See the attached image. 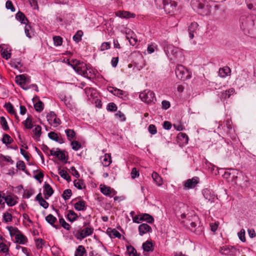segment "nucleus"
<instances>
[{"label":"nucleus","mask_w":256,"mask_h":256,"mask_svg":"<svg viewBox=\"0 0 256 256\" xmlns=\"http://www.w3.org/2000/svg\"><path fill=\"white\" fill-rule=\"evenodd\" d=\"M107 232L110 234H112L114 238H117L120 239L122 237L121 234L115 228H108L107 229Z\"/></svg>","instance_id":"79ce46f5"},{"label":"nucleus","mask_w":256,"mask_h":256,"mask_svg":"<svg viewBox=\"0 0 256 256\" xmlns=\"http://www.w3.org/2000/svg\"><path fill=\"white\" fill-rule=\"evenodd\" d=\"M97 72L90 68V66H88V68L87 71V76H84V77L88 79L91 80L94 78L96 77Z\"/></svg>","instance_id":"c9c22d12"},{"label":"nucleus","mask_w":256,"mask_h":256,"mask_svg":"<svg viewBox=\"0 0 256 256\" xmlns=\"http://www.w3.org/2000/svg\"><path fill=\"white\" fill-rule=\"evenodd\" d=\"M126 250L129 254V256H136L137 254L136 250L131 245L126 246Z\"/></svg>","instance_id":"6e6d98bb"},{"label":"nucleus","mask_w":256,"mask_h":256,"mask_svg":"<svg viewBox=\"0 0 256 256\" xmlns=\"http://www.w3.org/2000/svg\"><path fill=\"white\" fill-rule=\"evenodd\" d=\"M117 109L118 107L116 104L113 102L108 103L106 106V110L109 112H116Z\"/></svg>","instance_id":"603ef678"},{"label":"nucleus","mask_w":256,"mask_h":256,"mask_svg":"<svg viewBox=\"0 0 256 256\" xmlns=\"http://www.w3.org/2000/svg\"><path fill=\"white\" fill-rule=\"evenodd\" d=\"M84 92L87 96L90 98L97 97V91L93 88L87 87L84 89Z\"/></svg>","instance_id":"b1692460"},{"label":"nucleus","mask_w":256,"mask_h":256,"mask_svg":"<svg viewBox=\"0 0 256 256\" xmlns=\"http://www.w3.org/2000/svg\"><path fill=\"white\" fill-rule=\"evenodd\" d=\"M4 106L8 113L12 114H14L15 118L16 119H18V117L14 110V106L10 102L6 103Z\"/></svg>","instance_id":"cd10ccee"},{"label":"nucleus","mask_w":256,"mask_h":256,"mask_svg":"<svg viewBox=\"0 0 256 256\" xmlns=\"http://www.w3.org/2000/svg\"><path fill=\"white\" fill-rule=\"evenodd\" d=\"M16 167L24 172L27 175H30V172L26 170V166L25 163L22 160H18L16 164Z\"/></svg>","instance_id":"72a5a7b5"},{"label":"nucleus","mask_w":256,"mask_h":256,"mask_svg":"<svg viewBox=\"0 0 256 256\" xmlns=\"http://www.w3.org/2000/svg\"><path fill=\"white\" fill-rule=\"evenodd\" d=\"M148 132L152 135L156 134L157 132V129L156 126H155V125L152 124H150V125H149V126H148Z\"/></svg>","instance_id":"774afa93"},{"label":"nucleus","mask_w":256,"mask_h":256,"mask_svg":"<svg viewBox=\"0 0 256 256\" xmlns=\"http://www.w3.org/2000/svg\"><path fill=\"white\" fill-rule=\"evenodd\" d=\"M86 254V250L84 247L82 245H80L76 249L74 256H84V255Z\"/></svg>","instance_id":"e433bc0d"},{"label":"nucleus","mask_w":256,"mask_h":256,"mask_svg":"<svg viewBox=\"0 0 256 256\" xmlns=\"http://www.w3.org/2000/svg\"><path fill=\"white\" fill-rule=\"evenodd\" d=\"M175 73L178 79L184 81L190 79L192 77V72L181 64H178L176 66Z\"/></svg>","instance_id":"7ed1b4c3"},{"label":"nucleus","mask_w":256,"mask_h":256,"mask_svg":"<svg viewBox=\"0 0 256 256\" xmlns=\"http://www.w3.org/2000/svg\"><path fill=\"white\" fill-rule=\"evenodd\" d=\"M10 64L12 67L18 70L19 71H20V72H22L20 68L23 66V65L21 63V62L20 60H12L10 62Z\"/></svg>","instance_id":"473e14b6"},{"label":"nucleus","mask_w":256,"mask_h":256,"mask_svg":"<svg viewBox=\"0 0 256 256\" xmlns=\"http://www.w3.org/2000/svg\"><path fill=\"white\" fill-rule=\"evenodd\" d=\"M34 194V190L32 189L24 190V194L23 195V198H29Z\"/></svg>","instance_id":"338daca9"},{"label":"nucleus","mask_w":256,"mask_h":256,"mask_svg":"<svg viewBox=\"0 0 256 256\" xmlns=\"http://www.w3.org/2000/svg\"><path fill=\"white\" fill-rule=\"evenodd\" d=\"M74 208L77 211H84L86 209V202L84 200H80L74 204Z\"/></svg>","instance_id":"5701e85b"},{"label":"nucleus","mask_w":256,"mask_h":256,"mask_svg":"<svg viewBox=\"0 0 256 256\" xmlns=\"http://www.w3.org/2000/svg\"><path fill=\"white\" fill-rule=\"evenodd\" d=\"M234 92L235 90L234 88H229L222 92L221 98L224 99L229 98L231 95L234 94Z\"/></svg>","instance_id":"4c0bfd02"},{"label":"nucleus","mask_w":256,"mask_h":256,"mask_svg":"<svg viewBox=\"0 0 256 256\" xmlns=\"http://www.w3.org/2000/svg\"><path fill=\"white\" fill-rule=\"evenodd\" d=\"M54 210L56 212L58 216L59 217V222L62 226L66 230H70L71 228L70 226L65 221L62 216L60 215V214H59L58 210L54 208Z\"/></svg>","instance_id":"aec40b11"},{"label":"nucleus","mask_w":256,"mask_h":256,"mask_svg":"<svg viewBox=\"0 0 256 256\" xmlns=\"http://www.w3.org/2000/svg\"><path fill=\"white\" fill-rule=\"evenodd\" d=\"M16 18L22 24H26V22L27 23H30L25 14L20 11H18L16 14Z\"/></svg>","instance_id":"a878e982"},{"label":"nucleus","mask_w":256,"mask_h":256,"mask_svg":"<svg viewBox=\"0 0 256 256\" xmlns=\"http://www.w3.org/2000/svg\"><path fill=\"white\" fill-rule=\"evenodd\" d=\"M46 220L50 224L54 225L56 220V218L52 214H49L46 217Z\"/></svg>","instance_id":"8fccbe9b"},{"label":"nucleus","mask_w":256,"mask_h":256,"mask_svg":"<svg viewBox=\"0 0 256 256\" xmlns=\"http://www.w3.org/2000/svg\"><path fill=\"white\" fill-rule=\"evenodd\" d=\"M94 232V228L90 226L86 227L83 230H74L73 234L78 240H82L90 236Z\"/></svg>","instance_id":"39448f33"},{"label":"nucleus","mask_w":256,"mask_h":256,"mask_svg":"<svg viewBox=\"0 0 256 256\" xmlns=\"http://www.w3.org/2000/svg\"><path fill=\"white\" fill-rule=\"evenodd\" d=\"M82 31L79 30L77 31L75 34L73 36L72 39L76 43H78L82 40Z\"/></svg>","instance_id":"37998d69"},{"label":"nucleus","mask_w":256,"mask_h":256,"mask_svg":"<svg viewBox=\"0 0 256 256\" xmlns=\"http://www.w3.org/2000/svg\"><path fill=\"white\" fill-rule=\"evenodd\" d=\"M48 137L50 140L55 141L60 144H62L64 142V139L62 138H60L58 136V134L54 132H50L48 134Z\"/></svg>","instance_id":"412c9836"},{"label":"nucleus","mask_w":256,"mask_h":256,"mask_svg":"<svg viewBox=\"0 0 256 256\" xmlns=\"http://www.w3.org/2000/svg\"><path fill=\"white\" fill-rule=\"evenodd\" d=\"M139 97L143 102L147 104L154 102V100H156L154 93L149 90H146L140 93Z\"/></svg>","instance_id":"423d86ee"},{"label":"nucleus","mask_w":256,"mask_h":256,"mask_svg":"<svg viewBox=\"0 0 256 256\" xmlns=\"http://www.w3.org/2000/svg\"><path fill=\"white\" fill-rule=\"evenodd\" d=\"M72 195V190L70 189H66L63 192L62 197L64 200H66L70 198Z\"/></svg>","instance_id":"3c124183"},{"label":"nucleus","mask_w":256,"mask_h":256,"mask_svg":"<svg viewBox=\"0 0 256 256\" xmlns=\"http://www.w3.org/2000/svg\"><path fill=\"white\" fill-rule=\"evenodd\" d=\"M78 218V216L77 214H76L72 210H69L68 211V214L66 216V219L70 222H74V221L77 220Z\"/></svg>","instance_id":"c85d7f7f"},{"label":"nucleus","mask_w":256,"mask_h":256,"mask_svg":"<svg viewBox=\"0 0 256 256\" xmlns=\"http://www.w3.org/2000/svg\"><path fill=\"white\" fill-rule=\"evenodd\" d=\"M4 201L9 206H13L17 204V202L10 195L5 196Z\"/></svg>","instance_id":"2f4dec72"},{"label":"nucleus","mask_w":256,"mask_h":256,"mask_svg":"<svg viewBox=\"0 0 256 256\" xmlns=\"http://www.w3.org/2000/svg\"><path fill=\"white\" fill-rule=\"evenodd\" d=\"M178 140L182 144H186L188 142V137L186 133L180 132L177 136Z\"/></svg>","instance_id":"bb28decb"},{"label":"nucleus","mask_w":256,"mask_h":256,"mask_svg":"<svg viewBox=\"0 0 256 256\" xmlns=\"http://www.w3.org/2000/svg\"><path fill=\"white\" fill-rule=\"evenodd\" d=\"M110 88L113 89L112 94L118 97H122L125 94V92L116 88L110 87Z\"/></svg>","instance_id":"a18cd8bd"},{"label":"nucleus","mask_w":256,"mask_h":256,"mask_svg":"<svg viewBox=\"0 0 256 256\" xmlns=\"http://www.w3.org/2000/svg\"><path fill=\"white\" fill-rule=\"evenodd\" d=\"M12 220V216L11 214L6 212L3 214V220L6 223L10 222Z\"/></svg>","instance_id":"864d4df0"},{"label":"nucleus","mask_w":256,"mask_h":256,"mask_svg":"<svg viewBox=\"0 0 256 256\" xmlns=\"http://www.w3.org/2000/svg\"><path fill=\"white\" fill-rule=\"evenodd\" d=\"M164 51L168 57L171 55L176 56L178 52V48L171 44L167 45L164 48Z\"/></svg>","instance_id":"dca6fc26"},{"label":"nucleus","mask_w":256,"mask_h":256,"mask_svg":"<svg viewBox=\"0 0 256 256\" xmlns=\"http://www.w3.org/2000/svg\"><path fill=\"white\" fill-rule=\"evenodd\" d=\"M41 130V126L38 125L36 126L35 128L33 130V132H34L35 136L38 138L37 140H40V138L42 134Z\"/></svg>","instance_id":"13d9d810"},{"label":"nucleus","mask_w":256,"mask_h":256,"mask_svg":"<svg viewBox=\"0 0 256 256\" xmlns=\"http://www.w3.org/2000/svg\"><path fill=\"white\" fill-rule=\"evenodd\" d=\"M152 228L147 224L143 223L138 226L139 234L141 236L148 232H152Z\"/></svg>","instance_id":"a211bd4d"},{"label":"nucleus","mask_w":256,"mask_h":256,"mask_svg":"<svg viewBox=\"0 0 256 256\" xmlns=\"http://www.w3.org/2000/svg\"><path fill=\"white\" fill-rule=\"evenodd\" d=\"M73 62L76 63L75 64H74V71L78 74L83 76H87V71L89 65L76 59H74Z\"/></svg>","instance_id":"20e7f679"},{"label":"nucleus","mask_w":256,"mask_h":256,"mask_svg":"<svg viewBox=\"0 0 256 256\" xmlns=\"http://www.w3.org/2000/svg\"><path fill=\"white\" fill-rule=\"evenodd\" d=\"M22 124L24 126L25 128L27 129H31L32 127V118L29 116L22 122Z\"/></svg>","instance_id":"de8ad7c7"},{"label":"nucleus","mask_w":256,"mask_h":256,"mask_svg":"<svg viewBox=\"0 0 256 256\" xmlns=\"http://www.w3.org/2000/svg\"><path fill=\"white\" fill-rule=\"evenodd\" d=\"M249 9L256 8V0H246Z\"/></svg>","instance_id":"69168bd1"},{"label":"nucleus","mask_w":256,"mask_h":256,"mask_svg":"<svg viewBox=\"0 0 256 256\" xmlns=\"http://www.w3.org/2000/svg\"><path fill=\"white\" fill-rule=\"evenodd\" d=\"M100 160L103 166L105 167L109 166L112 162L110 154H106L101 157Z\"/></svg>","instance_id":"4be33fe9"},{"label":"nucleus","mask_w":256,"mask_h":256,"mask_svg":"<svg viewBox=\"0 0 256 256\" xmlns=\"http://www.w3.org/2000/svg\"><path fill=\"white\" fill-rule=\"evenodd\" d=\"M58 174L62 178L66 180L68 182L71 181V177L69 176L66 171L64 170H60V168H58Z\"/></svg>","instance_id":"ea45409f"},{"label":"nucleus","mask_w":256,"mask_h":256,"mask_svg":"<svg viewBox=\"0 0 256 256\" xmlns=\"http://www.w3.org/2000/svg\"><path fill=\"white\" fill-rule=\"evenodd\" d=\"M231 70L228 66H224V68H220L218 72L220 76L222 78H226L230 75Z\"/></svg>","instance_id":"c756f323"},{"label":"nucleus","mask_w":256,"mask_h":256,"mask_svg":"<svg viewBox=\"0 0 256 256\" xmlns=\"http://www.w3.org/2000/svg\"><path fill=\"white\" fill-rule=\"evenodd\" d=\"M56 150H58V156H56L60 160H65L68 159V156L66 157L64 152L61 150L59 148H56Z\"/></svg>","instance_id":"5fc2aeb1"},{"label":"nucleus","mask_w":256,"mask_h":256,"mask_svg":"<svg viewBox=\"0 0 256 256\" xmlns=\"http://www.w3.org/2000/svg\"><path fill=\"white\" fill-rule=\"evenodd\" d=\"M200 182V178L198 177L194 176L192 178L187 180L184 182V187L185 189H192L194 188L196 184Z\"/></svg>","instance_id":"9b49d317"},{"label":"nucleus","mask_w":256,"mask_h":256,"mask_svg":"<svg viewBox=\"0 0 256 256\" xmlns=\"http://www.w3.org/2000/svg\"><path fill=\"white\" fill-rule=\"evenodd\" d=\"M54 45L56 46H60L62 43V38L60 36H54L53 37Z\"/></svg>","instance_id":"bf43d9fd"},{"label":"nucleus","mask_w":256,"mask_h":256,"mask_svg":"<svg viewBox=\"0 0 256 256\" xmlns=\"http://www.w3.org/2000/svg\"><path fill=\"white\" fill-rule=\"evenodd\" d=\"M16 82L18 85H22V84H28L30 83V77L24 74H20L16 76Z\"/></svg>","instance_id":"2eb2a0df"},{"label":"nucleus","mask_w":256,"mask_h":256,"mask_svg":"<svg viewBox=\"0 0 256 256\" xmlns=\"http://www.w3.org/2000/svg\"><path fill=\"white\" fill-rule=\"evenodd\" d=\"M32 28L31 26L30 25V23L26 24L25 27H24V32L26 36L29 38H32V35L30 32V31L32 30Z\"/></svg>","instance_id":"e2e57ef3"},{"label":"nucleus","mask_w":256,"mask_h":256,"mask_svg":"<svg viewBox=\"0 0 256 256\" xmlns=\"http://www.w3.org/2000/svg\"><path fill=\"white\" fill-rule=\"evenodd\" d=\"M116 16L118 17L123 18H134L136 17V14L131 13L128 11L118 10L116 12Z\"/></svg>","instance_id":"6ab92c4d"},{"label":"nucleus","mask_w":256,"mask_h":256,"mask_svg":"<svg viewBox=\"0 0 256 256\" xmlns=\"http://www.w3.org/2000/svg\"><path fill=\"white\" fill-rule=\"evenodd\" d=\"M202 194L205 199L211 202H214L215 194L212 190L208 188L204 189L202 190Z\"/></svg>","instance_id":"ddd939ff"},{"label":"nucleus","mask_w":256,"mask_h":256,"mask_svg":"<svg viewBox=\"0 0 256 256\" xmlns=\"http://www.w3.org/2000/svg\"><path fill=\"white\" fill-rule=\"evenodd\" d=\"M198 26V25L196 22H192L190 26H188V32L189 38L190 39H192L194 36V34H196Z\"/></svg>","instance_id":"f3484780"},{"label":"nucleus","mask_w":256,"mask_h":256,"mask_svg":"<svg viewBox=\"0 0 256 256\" xmlns=\"http://www.w3.org/2000/svg\"><path fill=\"white\" fill-rule=\"evenodd\" d=\"M140 221H145L148 223L152 224L154 222V218L148 214L144 213L140 215Z\"/></svg>","instance_id":"393cba45"},{"label":"nucleus","mask_w":256,"mask_h":256,"mask_svg":"<svg viewBox=\"0 0 256 256\" xmlns=\"http://www.w3.org/2000/svg\"><path fill=\"white\" fill-rule=\"evenodd\" d=\"M54 190L48 182H45L44 185V194L45 199L48 200L54 194Z\"/></svg>","instance_id":"4468645a"},{"label":"nucleus","mask_w":256,"mask_h":256,"mask_svg":"<svg viewBox=\"0 0 256 256\" xmlns=\"http://www.w3.org/2000/svg\"><path fill=\"white\" fill-rule=\"evenodd\" d=\"M221 128L224 129L227 135L230 134L231 132L234 130L231 120H227L226 122V126H222V124H220V122L218 128L220 129Z\"/></svg>","instance_id":"f8f14e48"},{"label":"nucleus","mask_w":256,"mask_h":256,"mask_svg":"<svg viewBox=\"0 0 256 256\" xmlns=\"http://www.w3.org/2000/svg\"><path fill=\"white\" fill-rule=\"evenodd\" d=\"M46 118L49 124L54 127H56L61 123L59 118L56 117V115L54 112H50L46 115Z\"/></svg>","instance_id":"9d476101"},{"label":"nucleus","mask_w":256,"mask_h":256,"mask_svg":"<svg viewBox=\"0 0 256 256\" xmlns=\"http://www.w3.org/2000/svg\"><path fill=\"white\" fill-rule=\"evenodd\" d=\"M0 54L6 60L10 58L12 54L11 53L8 52L7 50L6 49H4L3 48L1 49Z\"/></svg>","instance_id":"4d7b16f0"},{"label":"nucleus","mask_w":256,"mask_h":256,"mask_svg":"<svg viewBox=\"0 0 256 256\" xmlns=\"http://www.w3.org/2000/svg\"><path fill=\"white\" fill-rule=\"evenodd\" d=\"M236 178L235 182L236 184L239 182L240 184L244 188H248L250 186V182L248 178L244 175L242 172H237Z\"/></svg>","instance_id":"6e6552de"},{"label":"nucleus","mask_w":256,"mask_h":256,"mask_svg":"<svg viewBox=\"0 0 256 256\" xmlns=\"http://www.w3.org/2000/svg\"><path fill=\"white\" fill-rule=\"evenodd\" d=\"M2 141L3 144H5L6 145H8L12 143L14 140L8 134H3Z\"/></svg>","instance_id":"a19ab883"},{"label":"nucleus","mask_w":256,"mask_h":256,"mask_svg":"<svg viewBox=\"0 0 256 256\" xmlns=\"http://www.w3.org/2000/svg\"><path fill=\"white\" fill-rule=\"evenodd\" d=\"M193 10L202 16H207L210 12V6L203 0H192Z\"/></svg>","instance_id":"f03ea898"},{"label":"nucleus","mask_w":256,"mask_h":256,"mask_svg":"<svg viewBox=\"0 0 256 256\" xmlns=\"http://www.w3.org/2000/svg\"><path fill=\"white\" fill-rule=\"evenodd\" d=\"M34 108L37 112H42L44 108L43 102L39 100L37 102L34 104Z\"/></svg>","instance_id":"49530a36"},{"label":"nucleus","mask_w":256,"mask_h":256,"mask_svg":"<svg viewBox=\"0 0 256 256\" xmlns=\"http://www.w3.org/2000/svg\"><path fill=\"white\" fill-rule=\"evenodd\" d=\"M65 133L68 137V139L71 141L72 138H73L76 136V132L74 130L66 129L65 130Z\"/></svg>","instance_id":"09e8293b"},{"label":"nucleus","mask_w":256,"mask_h":256,"mask_svg":"<svg viewBox=\"0 0 256 256\" xmlns=\"http://www.w3.org/2000/svg\"><path fill=\"white\" fill-rule=\"evenodd\" d=\"M70 144L71 146H72V150L76 151L82 148V144L78 141L74 140L71 142Z\"/></svg>","instance_id":"052dcab7"},{"label":"nucleus","mask_w":256,"mask_h":256,"mask_svg":"<svg viewBox=\"0 0 256 256\" xmlns=\"http://www.w3.org/2000/svg\"><path fill=\"white\" fill-rule=\"evenodd\" d=\"M64 104L66 108L70 110H72L74 108V105L72 100L68 98H64Z\"/></svg>","instance_id":"0e129e2a"},{"label":"nucleus","mask_w":256,"mask_h":256,"mask_svg":"<svg viewBox=\"0 0 256 256\" xmlns=\"http://www.w3.org/2000/svg\"><path fill=\"white\" fill-rule=\"evenodd\" d=\"M9 252L8 246L3 242H0V252H3L7 254Z\"/></svg>","instance_id":"680f3d73"},{"label":"nucleus","mask_w":256,"mask_h":256,"mask_svg":"<svg viewBox=\"0 0 256 256\" xmlns=\"http://www.w3.org/2000/svg\"><path fill=\"white\" fill-rule=\"evenodd\" d=\"M7 229L10 232V236L12 235L11 230H12L16 233H18L15 237L16 242L20 244H24L28 242L27 238L17 228H13L12 226H8Z\"/></svg>","instance_id":"0eeeda50"},{"label":"nucleus","mask_w":256,"mask_h":256,"mask_svg":"<svg viewBox=\"0 0 256 256\" xmlns=\"http://www.w3.org/2000/svg\"><path fill=\"white\" fill-rule=\"evenodd\" d=\"M177 6L178 3L175 0H170L164 4L162 9L164 10L166 14H170L176 11Z\"/></svg>","instance_id":"1a4fd4ad"},{"label":"nucleus","mask_w":256,"mask_h":256,"mask_svg":"<svg viewBox=\"0 0 256 256\" xmlns=\"http://www.w3.org/2000/svg\"><path fill=\"white\" fill-rule=\"evenodd\" d=\"M153 180L155 182L156 184L160 186L162 184V180L160 175L156 172H153L152 175Z\"/></svg>","instance_id":"f704fd0d"},{"label":"nucleus","mask_w":256,"mask_h":256,"mask_svg":"<svg viewBox=\"0 0 256 256\" xmlns=\"http://www.w3.org/2000/svg\"><path fill=\"white\" fill-rule=\"evenodd\" d=\"M0 124L2 126V129L4 131L8 130L10 129V128H9V126L8 125V122H7L6 118L4 116H2L0 118Z\"/></svg>","instance_id":"c03bdc74"},{"label":"nucleus","mask_w":256,"mask_h":256,"mask_svg":"<svg viewBox=\"0 0 256 256\" xmlns=\"http://www.w3.org/2000/svg\"><path fill=\"white\" fill-rule=\"evenodd\" d=\"M100 192L104 195L110 196V195L111 188L105 185H100Z\"/></svg>","instance_id":"58836bf2"},{"label":"nucleus","mask_w":256,"mask_h":256,"mask_svg":"<svg viewBox=\"0 0 256 256\" xmlns=\"http://www.w3.org/2000/svg\"><path fill=\"white\" fill-rule=\"evenodd\" d=\"M142 247L144 252H152L154 250V246L152 243L150 241H146L143 243Z\"/></svg>","instance_id":"7c9ffc66"},{"label":"nucleus","mask_w":256,"mask_h":256,"mask_svg":"<svg viewBox=\"0 0 256 256\" xmlns=\"http://www.w3.org/2000/svg\"><path fill=\"white\" fill-rule=\"evenodd\" d=\"M239 24L244 34L251 37L256 36V15H242L239 18Z\"/></svg>","instance_id":"f257e3e1"}]
</instances>
